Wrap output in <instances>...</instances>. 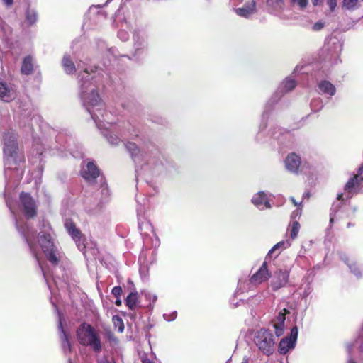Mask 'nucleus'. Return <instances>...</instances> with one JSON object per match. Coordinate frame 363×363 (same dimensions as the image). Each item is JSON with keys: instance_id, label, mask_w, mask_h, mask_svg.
<instances>
[{"instance_id": "39448f33", "label": "nucleus", "mask_w": 363, "mask_h": 363, "mask_svg": "<svg viewBox=\"0 0 363 363\" xmlns=\"http://www.w3.org/2000/svg\"><path fill=\"white\" fill-rule=\"evenodd\" d=\"M298 337V328L294 326L291 330L289 337L281 340L279 344V352L281 354H286L289 350L294 348Z\"/></svg>"}, {"instance_id": "4be33fe9", "label": "nucleus", "mask_w": 363, "mask_h": 363, "mask_svg": "<svg viewBox=\"0 0 363 363\" xmlns=\"http://www.w3.org/2000/svg\"><path fill=\"white\" fill-rule=\"evenodd\" d=\"M138 292H130L125 299V305L130 310H134L138 302Z\"/></svg>"}, {"instance_id": "20e7f679", "label": "nucleus", "mask_w": 363, "mask_h": 363, "mask_svg": "<svg viewBox=\"0 0 363 363\" xmlns=\"http://www.w3.org/2000/svg\"><path fill=\"white\" fill-rule=\"evenodd\" d=\"M20 206L27 219L34 218L38 214V206L30 193L22 191L19 195Z\"/></svg>"}, {"instance_id": "f03ea898", "label": "nucleus", "mask_w": 363, "mask_h": 363, "mask_svg": "<svg viewBox=\"0 0 363 363\" xmlns=\"http://www.w3.org/2000/svg\"><path fill=\"white\" fill-rule=\"evenodd\" d=\"M76 336L82 345L89 346L96 353L101 352L100 336L91 325L86 323H82L76 330Z\"/></svg>"}, {"instance_id": "3c124183", "label": "nucleus", "mask_w": 363, "mask_h": 363, "mask_svg": "<svg viewBox=\"0 0 363 363\" xmlns=\"http://www.w3.org/2000/svg\"><path fill=\"white\" fill-rule=\"evenodd\" d=\"M352 223H347V227H350V226H352Z\"/></svg>"}, {"instance_id": "09e8293b", "label": "nucleus", "mask_w": 363, "mask_h": 363, "mask_svg": "<svg viewBox=\"0 0 363 363\" xmlns=\"http://www.w3.org/2000/svg\"><path fill=\"white\" fill-rule=\"evenodd\" d=\"M333 221H334V218L331 217L330 219V223H333Z\"/></svg>"}, {"instance_id": "473e14b6", "label": "nucleus", "mask_w": 363, "mask_h": 363, "mask_svg": "<svg viewBox=\"0 0 363 363\" xmlns=\"http://www.w3.org/2000/svg\"><path fill=\"white\" fill-rule=\"evenodd\" d=\"M65 227L67 231L68 232V233H69V232L73 231L77 228L76 226V224L72 219H67L65 220Z\"/></svg>"}, {"instance_id": "72a5a7b5", "label": "nucleus", "mask_w": 363, "mask_h": 363, "mask_svg": "<svg viewBox=\"0 0 363 363\" xmlns=\"http://www.w3.org/2000/svg\"><path fill=\"white\" fill-rule=\"evenodd\" d=\"M111 293L116 298H120L123 293L122 288L120 286H114Z\"/></svg>"}, {"instance_id": "0eeeda50", "label": "nucleus", "mask_w": 363, "mask_h": 363, "mask_svg": "<svg viewBox=\"0 0 363 363\" xmlns=\"http://www.w3.org/2000/svg\"><path fill=\"white\" fill-rule=\"evenodd\" d=\"M344 190L352 194L363 192V178L354 174L345 184Z\"/></svg>"}, {"instance_id": "4c0bfd02", "label": "nucleus", "mask_w": 363, "mask_h": 363, "mask_svg": "<svg viewBox=\"0 0 363 363\" xmlns=\"http://www.w3.org/2000/svg\"><path fill=\"white\" fill-rule=\"evenodd\" d=\"M328 5L331 11H333L337 6V0H328Z\"/></svg>"}, {"instance_id": "f704fd0d", "label": "nucleus", "mask_w": 363, "mask_h": 363, "mask_svg": "<svg viewBox=\"0 0 363 363\" xmlns=\"http://www.w3.org/2000/svg\"><path fill=\"white\" fill-rule=\"evenodd\" d=\"M291 3L296 4L301 9H304L307 6L308 0H291Z\"/></svg>"}, {"instance_id": "412c9836", "label": "nucleus", "mask_w": 363, "mask_h": 363, "mask_svg": "<svg viewBox=\"0 0 363 363\" xmlns=\"http://www.w3.org/2000/svg\"><path fill=\"white\" fill-rule=\"evenodd\" d=\"M61 328V333H60V338H61V345L64 351H68L71 352V343L69 340V334L65 332V330L63 329L62 325H60Z\"/></svg>"}, {"instance_id": "c9c22d12", "label": "nucleus", "mask_w": 363, "mask_h": 363, "mask_svg": "<svg viewBox=\"0 0 363 363\" xmlns=\"http://www.w3.org/2000/svg\"><path fill=\"white\" fill-rule=\"evenodd\" d=\"M285 242L284 241L279 242L277 243L275 245L273 246V247L269 251L267 256H271V255L277 249L280 248L281 247L284 246Z\"/></svg>"}, {"instance_id": "aec40b11", "label": "nucleus", "mask_w": 363, "mask_h": 363, "mask_svg": "<svg viewBox=\"0 0 363 363\" xmlns=\"http://www.w3.org/2000/svg\"><path fill=\"white\" fill-rule=\"evenodd\" d=\"M252 202L257 206L259 207L264 205L267 208H270V203L267 200V196L264 193H258L252 199Z\"/></svg>"}, {"instance_id": "37998d69", "label": "nucleus", "mask_w": 363, "mask_h": 363, "mask_svg": "<svg viewBox=\"0 0 363 363\" xmlns=\"http://www.w3.org/2000/svg\"><path fill=\"white\" fill-rule=\"evenodd\" d=\"M291 201L295 206H298L301 205V203H298V202H296L294 197L291 198Z\"/></svg>"}, {"instance_id": "dca6fc26", "label": "nucleus", "mask_w": 363, "mask_h": 363, "mask_svg": "<svg viewBox=\"0 0 363 363\" xmlns=\"http://www.w3.org/2000/svg\"><path fill=\"white\" fill-rule=\"evenodd\" d=\"M69 235L74 240L76 245H77L79 250L84 249L86 247L84 244V237L79 228H77L74 230L69 232Z\"/></svg>"}, {"instance_id": "cd10ccee", "label": "nucleus", "mask_w": 363, "mask_h": 363, "mask_svg": "<svg viewBox=\"0 0 363 363\" xmlns=\"http://www.w3.org/2000/svg\"><path fill=\"white\" fill-rule=\"evenodd\" d=\"M10 90L7 86L6 84L0 82V99H4L5 98H10L9 96Z\"/></svg>"}, {"instance_id": "f257e3e1", "label": "nucleus", "mask_w": 363, "mask_h": 363, "mask_svg": "<svg viewBox=\"0 0 363 363\" xmlns=\"http://www.w3.org/2000/svg\"><path fill=\"white\" fill-rule=\"evenodd\" d=\"M4 164L9 169H16L21 163L25 162L23 152H19L17 143V134L13 131H8L3 135Z\"/></svg>"}, {"instance_id": "c756f323", "label": "nucleus", "mask_w": 363, "mask_h": 363, "mask_svg": "<svg viewBox=\"0 0 363 363\" xmlns=\"http://www.w3.org/2000/svg\"><path fill=\"white\" fill-rule=\"evenodd\" d=\"M296 86V82L294 79L291 78H287L285 79L284 82V89L286 91L293 90Z\"/></svg>"}, {"instance_id": "c85d7f7f", "label": "nucleus", "mask_w": 363, "mask_h": 363, "mask_svg": "<svg viewBox=\"0 0 363 363\" xmlns=\"http://www.w3.org/2000/svg\"><path fill=\"white\" fill-rule=\"evenodd\" d=\"M275 335L277 337L281 336L284 333L285 324L272 322Z\"/></svg>"}, {"instance_id": "603ef678", "label": "nucleus", "mask_w": 363, "mask_h": 363, "mask_svg": "<svg viewBox=\"0 0 363 363\" xmlns=\"http://www.w3.org/2000/svg\"><path fill=\"white\" fill-rule=\"evenodd\" d=\"M84 72H86V73H89V72H88V70H87L86 69H84Z\"/></svg>"}, {"instance_id": "f3484780", "label": "nucleus", "mask_w": 363, "mask_h": 363, "mask_svg": "<svg viewBox=\"0 0 363 363\" xmlns=\"http://www.w3.org/2000/svg\"><path fill=\"white\" fill-rule=\"evenodd\" d=\"M21 71L22 74L26 75H29L33 73V57L30 55H28L24 57Z\"/></svg>"}, {"instance_id": "393cba45", "label": "nucleus", "mask_w": 363, "mask_h": 363, "mask_svg": "<svg viewBox=\"0 0 363 363\" xmlns=\"http://www.w3.org/2000/svg\"><path fill=\"white\" fill-rule=\"evenodd\" d=\"M291 226V228L290 230V237L291 239L294 240L298 236V233L299 232L301 225L298 221L294 220L292 222Z\"/></svg>"}, {"instance_id": "423d86ee", "label": "nucleus", "mask_w": 363, "mask_h": 363, "mask_svg": "<svg viewBox=\"0 0 363 363\" xmlns=\"http://www.w3.org/2000/svg\"><path fill=\"white\" fill-rule=\"evenodd\" d=\"M80 174L85 181L93 184L96 182V179L100 175V170L94 162H89L86 167L82 169Z\"/></svg>"}, {"instance_id": "58836bf2", "label": "nucleus", "mask_w": 363, "mask_h": 363, "mask_svg": "<svg viewBox=\"0 0 363 363\" xmlns=\"http://www.w3.org/2000/svg\"><path fill=\"white\" fill-rule=\"evenodd\" d=\"M356 174L363 178V162L361 164V165L357 169Z\"/></svg>"}, {"instance_id": "a19ab883", "label": "nucleus", "mask_w": 363, "mask_h": 363, "mask_svg": "<svg viewBox=\"0 0 363 363\" xmlns=\"http://www.w3.org/2000/svg\"><path fill=\"white\" fill-rule=\"evenodd\" d=\"M142 363H153V362L147 357H143Z\"/></svg>"}, {"instance_id": "f8f14e48", "label": "nucleus", "mask_w": 363, "mask_h": 363, "mask_svg": "<svg viewBox=\"0 0 363 363\" xmlns=\"http://www.w3.org/2000/svg\"><path fill=\"white\" fill-rule=\"evenodd\" d=\"M256 12V2L252 0L246 3L242 7L236 9V13L242 17L248 18Z\"/></svg>"}, {"instance_id": "49530a36", "label": "nucleus", "mask_w": 363, "mask_h": 363, "mask_svg": "<svg viewBox=\"0 0 363 363\" xmlns=\"http://www.w3.org/2000/svg\"><path fill=\"white\" fill-rule=\"evenodd\" d=\"M311 2H312V4H313V5L314 6H315L318 5V4H319V0H311Z\"/></svg>"}, {"instance_id": "9b49d317", "label": "nucleus", "mask_w": 363, "mask_h": 363, "mask_svg": "<svg viewBox=\"0 0 363 363\" xmlns=\"http://www.w3.org/2000/svg\"><path fill=\"white\" fill-rule=\"evenodd\" d=\"M284 0H266V9L270 14H279L284 10Z\"/></svg>"}, {"instance_id": "2eb2a0df", "label": "nucleus", "mask_w": 363, "mask_h": 363, "mask_svg": "<svg viewBox=\"0 0 363 363\" xmlns=\"http://www.w3.org/2000/svg\"><path fill=\"white\" fill-rule=\"evenodd\" d=\"M38 238L42 249L43 246L47 247L48 249L55 246L52 235L50 233L40 232L38 233Z\"/></svg>"}, {"instance_id": "79ce46f5", "label": "nucleus", "mask_w": 363, "mask_h": 363, "mask_svg": "<svg viewBox=\"0 0 363 363\" xmlns=\"http://www.w3.org/2000/svg\"><path fill=\"white\" fill-rule=\"evenodd\" d=\"M115 304L117 306H121L122 305V301L121 300L120 298H116V300L115 301Z\"/></svg>"}, {"instance_id": "9d476101", "label": "nucleus", "mask_w": 363, "mask_h": 363, "mask_svg": "<svg viewBox=\"0 0 363 363\" xmlns=\"http://www.w3.org/2000/svg\"><path fill=\"white\" fill-rule=\"evenodd\" d=\"M285 165L286 169L293 173H298L301 163V157L294 152L287 155L285 159Z\"/></svg>"}, {"instance_id": "de8ad7c7", "label": "nucleus", "mask_w": 363, "mask_h": 363, "mask_svg": "<svg viewBox=\"0 0 363 363\" xmlns=\"http://www.w3.org/2000/svg\"><path fill=\"white\" fill-rule=\"evenodd\" d=\"M347 363H357L356 361L352 358H350L348 361H347Z\"/></svg>"}, {"instance_id": "c03bdc74", "label": "nucleus", "mask_w": 363, "mask_h": 363, "mask_svg": "<svg viewBox=\"0 0 363 363\" xmlns=\"http://www.w3.org/2000/svg\"><path fill=\"white\" fill-rule=\"evenodd\" d=\"M7 6H11L13 3V0H3Z\"/></svg>"}, {"instance_id": "6ab92c4d", "label": "nucleus", "mask_w": 363, "mask_h": 363, "mask_svg": "<svg viewBox=\"0 0 363 363\" xmlns=\"http://www.w3.org/2000/svg\"><path fill=\"white\" fill-rule=\"evenodd\" d=\"M318 87L322 92L330 96L335 95L336 92V89L334 85L327 80L321 81L318 84Z\"/></svg>"}, {"instance_id": "8fccbe9b", "label": "nucleus", "mask_w": 363, "mask_h": 363, "mask_svg": "<svg viewBox=\"0 0 363 363\" xmlns=\"http://www.w3.org/2000/svg\"><path fill=\"white\" fill-rule=\"evenodd\" d=\"M101 363H111L108 360H104Z\"/></svg>"}, {"instance_id": "2f4dec72", "label": "nucleus", "mask_w": 363, "mask_h": 363, "mask_svg": "<svg viewBox=\"0 0 363 363\" xmlns=\"http://www.w3.org/2000/svg\"><path fill=\"white\" fill-rule=\"evenodd\" d=\"M358 1L359 0H343L342 7L348 10H352L356 7Z\"/></svg>"}, {"instance_id": "6e6552de", "label": "nucleus", "mask_w": 363, "mask_h": 363, "mask_svg": "<svg viewBox=\"0 0 363 363\" xmlns=\"http://www.w3.org/2000/svg\"><path fill=\"white\" fill-rule=\"evenodd\" d=\"M271 274L268 270L267 261H264L260 268L250 278V282L253 285H258L268 280Z\"/></svg>"}, {"instance_id": "5701e85b", "label": "nucleus", "mask_w": 363, "mask_h": 363, "mask_svg": "<svg viewBox=\"0 0 363 363\" xmlns=\"http://www.w3.org/2000/svg\"><path fill=\"white\" fill-rule=\"evenodd\" d=\"M87 102L92 106H96L101 101L98 91L92 90L86 98Z\"/></svg>"}, {"instance_id": "b1692460", "label": "nucleus", "mask_w": 363, "mask_h": 363, "mask_svg": "<svg viewBox=\"0 0 363 363\" xmlns=\"http://www.w3.org/2000/svg\"><path fill=\"white\" fill-rule=\"evenodd\" d=\"M125 147L128 150V151L130 153L133 157L138 156L140 152L138 146L134 143L128 142L125 144Z\"/></svg>"}, {"instance_id": "ea45409f", "label": "nucleus", "mask_w": 363, "mask_h": 363, "mask_svg": "<svg viewBox=\"0 0 363 363\" xmlns=\"http://www.w3.org/2000/svg\"><path fill=\"white\" fill-rule=\"evenodd\" d=\"M128 35V33H127L125 31H124V30H120V31L118 32V35H119L120 37H122V38H126V35Z\"/></svg>"}, {"instance_id": "a878e982", "label": "nucleus", "mask_w": 363, "mask_h": 363, "mask_svg": "<svg viewBox=\"0 0 363 363\" xmlns=\"http://www.w3.org/2000/svg\"><path fill=\"white\" fill-rule=\"evenodd\" d=\"M26 18L29 25H33L37 21L38 16L35 11L28 9L26 11Z\"/></svg>"}, {"instance_id": "bb28decb", "label": "nucleus", "mask_w": 363, "mask_h": 363, "mask_svg": "<svg viewBox=\"0 0 363 363\" xmlns=\"http://www.w3.org/2000/svg\"><path fill=\"white\" fill-rule=\"evenodd\" d=\"M289 313V311L286 308L281 310L278 315L272 320V322L285 324L286 315Z\"/></svg>"}, {"instance_id": "7c9ffc66", "label": "nucleus", "mask_w": 363, "mask_h": 363, "mask_svg": "<svg viewBox=\"0 0 363 363\" xmlns=\"http://www.w3.org/2000/svg\"><path fill=\"white\" fill-rule=\"evenodd\" d=\"M113 322L114 323L115 327L118 328V332L122 333L124 330V324L122 318H121L118 315H114L113 317Z\"/></svg>"}, {"instance_id": "a18cd8bd", "label": "nucleus", "mask_w": 363, "mask_h": 363, "mask_svg": "<svg viewBox=\"0 0 363 363\" xmlns=\"http://www.w3.org/2000/svg\"><path fill=\"white\" fill-rule=\"evenodd\" d=\"M337 200L339 201H342L344 200V198H343V194H340L337 195Z\"/></svg>"}, {"instance_id": "a211bd4d", "label": "nucleus", "mask_w": 363, "mask_h": 363, "mask_svg": "<svg viewBox=\"0 0 363 363\" xmlns=\"http://www.w3.org/2000/svg\"><path fill=\"white\" fill-rule=\"evenodd\" d=\"M62 65L67 74H73L76 72L75 65L69 55H65L62 60Z\"/></svg>"}, {"instance_id": "e433bc0d", "label": "nucleus", "mask_w": 363, "mask_h": 363, "mask_svg": "<svg viewBox=\"0 0 363 363\" xmlns=\"http://www.w3.org/2000/svg\"><path fill=\"white\" fill-rule=\"evenodd\" d=\"M323 27H324V23L320 21H318V22H316L313 26V30L315 31H318V30H321Z\"/></svg>"}, {"instance_id": "4468645a", "label": "nucleus", "mask_w": 363, "mask_h": 363, "mask_svg": "<svg viewBox=\"0 0 363 363\" xmlns=\"http://www.w3.org/2000/svg\"><path fill=\"white\" fill-rule=\"evenodd\" d=\"M25 238H26V242H27V244H28V247L30 248V252H31L32 255L35 259V260H36V262H37L40 269L43 272L44 269H43V267L42 266V264L40 262V258H39V256H38V248H37L36 243L35 242L33 239H31L30 238L29 235H26Z\"/></svg>"}, {"instance_id": "7ed1b4c3", "label": "nucleus", "mask_w": 363, "mask_h": 363, "mask_svg": "<svg viewBox=\"0 0 363 363\" xmlns=\"http://www.w3.org/2000/svg\"><path fill=\"white\" fill-rule=\"evenodd\" d=\"M255 343L265 355L270 356L274 351L275 341L272 333L267 329L261 328L256 333Z\"/></svg>"}, {"instance_id": "ddd939ff", "label": "nucleus", "mask_w": 363, "mask_h": 363, "mask_svg": "<svg viewBox=\"0 0 363 363\" xmlns=\"http://www.w3.org/2000/svg\"><path fill=\"white\" fill-rule=\"evenodd\" d=\"M43 251L45 253L48 260L53 265H57L60 262V259L57 257V249L56 246L47 248L45 246H43Z\"/></svg>"}, {"instance_id": "1a4fd4ad", "label": "nucleus", "mask_w": 363, "mask_h": 363, "mask_svg": "<svg viewBox=\"0 0 363 363\" xmlns=\"http://www.w3.org/2000/svg\"><path fill=\"white\" fill-rule=\"evenodd\" d=\"M289 273L287 271H277L275 277L272 281L271 286L274 291H277L281 287L286 286L289 281Z\"/></svg>"}]
</instances>
